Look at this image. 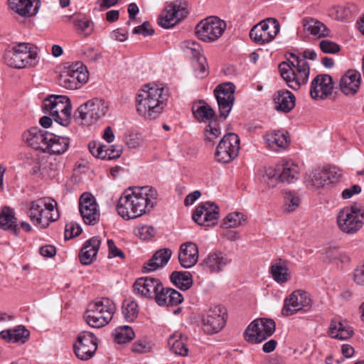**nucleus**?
<instances>
[{"mask_svg": "<svg viewBox=\"0 0 364 364\" xmlns=\"http://www.w3.org/2000/svg\"><path fill=\"white\" fill-rule=\"evenodd\" d=\"M227 27L226 22L216 16H210L200 21L195 28L197 37L204 42L218 40Z\"/></svg>", "mask_w": 364, "mask_h": 364, "instance_id": "10", "label": "nucleus"}, {"mask_svg": "<svg viewBox=\"0 0 364 364\" xmlns=\"http://www.w3.org/2000/svg\"><path fill=\"white\" fill-rule=\"evenodd\" d=\"M57 203L55 201L47 202L46 199L40 198L33 200L27 205V216L31 222L41 229L47 228L50 223L59 218L58 210H55Z\"/></svg>", "mask_w": 364, "mask_h": 364, "instance_id": "4", "label": "nucleus"}, {"mask_svg": "<svg viewBox=\"0 0 364 364\" xmlns=\"http://www.w3.org/2000/svg\"><path fill=\"white\" fill-rule=\"evenodd\" d=\"M125 143L130 149H136L141 145V139L138 134H131L126 137Z\"/></svg>", "mask_w": 364, "mask_h": 364, "instance_id": "63", "label": "nucleus"}, {"mask_svg": "<svg viewBox=\"0 0 364 364\" xmlns=\"http://www.w3.org/2000/svg\"><path fill=\"white\" fill-rule=\"evenodd\" d=\"M290 58L287 61L282 62L279 65V72L282 77L289 87L298 90L301 85L307 83L310 73L309 63L300 55L289 53Z\"/></svg>", "mask_w": 364, "mask_h": 364, "instance_id": "3", "label": "nucleus"}, {"mask_svg": "<svg viewBox=\"0 0 364 364\" xmlns=\"http://www.w3.org/2000/svg\"><path fill=\"white\" fill-rule=\"evenodd\" d=\"M227 313L221 306L210 307L202 318V329L206 334H215L220 332L225 326Z\"/></svg>", "mask_w": 364, "mask_h": 364, "instance_id": "14", "label": "nucleus"}, {"mask_svg": "<svg viewBox=\"0 0 364 364\" xmlns=\"http://www.w3.org/2000/svg\"><path fill=\"white\" fill-rule=\"evenodd\" d=\"M198 247L192 242H186L181 245L178 251V261L181 266L188 269L193 267L198 261Z\"/></svg>", "mask_w": 364, "mask_h": 364, "instance_id": "27", "label": "nucleus"}, {"mask_svg": "<svg viewBox=\"0 0 364 364\" xmlns=\"http://www.w3.org/2000/svg\"><path fill=\"white\" fill-rule=\"evenodd\" d=\"M319 46L321 51L325 53H336L340 50L338 45L328 40L321 41Z\"/></svg>", "mask_w": 364, "mask_h": 364, "instance_id": "58", "label": "nucleus"}, {"mask_svg": "<svg viewBox=\"0 0 364 364\" xmlns=\"http://www.w3.org/2000/svg\"><path fill=\"white\" fill-rule=\"evenodd\" d=\"M42 107L43 112L49 113L59 124L67 127L70 124L72 106L68 97L49 95L43 100Z\"/></svg>", "mask_w": 364, "mask_h": 364, "instance_id": "6", "label": "nucleus"}, {"mask_svg": "<svg viewBox=\"0 0 364 364\" xmlns=\"http://www.w3.org/2000/svg\"><path fill=\"white\" fill-rule=\"evenodd\" d=\"M153 348V344L145 340H138L132 345V350L137 353H146Z\"/></svg>", "mask_w": 364, "mask_h": 364, "instance_id": "53", "label": "nucleus"}, {"mask_svg": "<svg viewBox=\"0 0 364 364\" xmlns=\"http://www.w3.org/2000/svg\"><path fill=\"white\" fill-rule=\"evenodd\" d=\"M264 139L267 145L274 151H277L280 148H286L289 143L287 134L281 131L269 132L266 134Z\"/></svg>", "mask_w": 364, "mask_h": 364, "instance_id": "39", "label": "nucleus"}, {"mask_svg": "<svg viewBox=\"0 0 364 364\" xmlns=\"http://www.w3.org/2000/svg\"><path fill=\"white\" fill-rule=\"evenodd\" d=\"M97 338L93 333L81 332L73 345L76 356L82 360L90 359L95 353L97 344Z\"/></svg>", "mask_w": 364, "mask_h": 364, "instance_id": "19", "label": "nucleus"}, {"mask_svg": "<svg viewBox=\"0 0 364 364\" xmlns=\"http://www.w3.org/2000/svg\"><path fill=\"white\" fill-rule=\"evenodd\" d=\"M166 100L164 87L145 85L136 97V110L144 118L155 119L162 112Z\"/></svg>", "mask_w": 364, "mask_h": 364, "instance_id": "2", "label": "nucleus"}, {"mask_svg": "<svg viewBox=\"0 0 364 364\" xmlns=\"http://www.w3.org/2000/svg\"><path fill=\"white\" fill-rule=\"evenodd\" d=\"M173 284L181 290L188 289L193 284L192 275L189 272L174 271L170 276Z\"/></svg>", "mask_w": 364, "mask_h": 364, "instance_id": "42", "label": "nucleus"}, {"mask_svg": "<svg viewBox=\"0 0 364 364\" xmlns=\"http://www.w3.org/2000/svg\"><path fill=\"white\" fill-rule=\"evenodd\" d=\"M101 244V239L95 236L87 240L81 248L79 259L84 265L92 264L96 259L99 248Z\"/></svg>", "mask_w": 364, "mask_h": 364, "instance_id": "29", "label": "nucleus"}, {"mask_svg": "<svg viewBox=\"0 0 364 364\" xmlns=\"http://www.w3.org/2000/svg\"><path fill=\"white\" fill-rule=\"evenodd\" d=\"M122 152V149L120 146H116V145L105 146V148H104L102 159H104V160L117 159L120 157Z\"/></svg>", "mask_w": 364, "mask_h": 364, "instance_id": "51", "label": "nucleus"}, {"mask_svg": "<svg viewBox=\"0 0 364 364\" xmlns=\"http://www.w3.org/2000/svg\"><path fill=\"white\" fill-rule=\"evenodd\" d=\"M333 89L332 77L327 74L318 75L311 82L310 95L315 100H323L331 95Z\"/></svg>", "mask_w": 364, "mask_h": 364, "instance_id": "24", "label": "nucleus"}, {"mask_svg": "<svg viewBox=\"0 0 364 364\" xmlns=\"http://www.w3.org/2000/svg\"><path fill=\"white\" fill-rule=\"evenodd\" d=\"M162 283L159 279L145 277L137 279L133 285L134 293L142 298L154 299Z\"/></svg>", "mask_w": 364, "mask_h": 364, "instance_id": "25", "label": "nucleus"}, {"mask_svg": "<svg viewBox=\"0 0 364 364\" xmlns=\"http://www.w3.org/2000/svg\"><path fill=\"white\" fill-rule=\"evenodd\" d=\"M88 80V72L82 62H76L63 71L58 77V84L68 90H76Z\"/></svg>", "mask_w": 364, "mask_h": 364, "instance_id": "11", "label": "nucleus"}, {"mask_svg": "<svg viewBox=\"0 0 364 364\" xmlns=\"http://www.w3.org/2000/svg\"><path fill=\"white\" fill-rule=\"evenodd\" d=\"M181 48L187 56L197 63L196 67L201 75L200 77H205L207 75L208 63L205 57L202 54L201 46L195 41L188 40L182 42Z\"/></svg>", "mask_w": 364, "mask_h": 364, "instance_id": "22", "label": "nucleus"}, {"mask_svg": "<svg viewBox=\"0 0 364 364\" xmlns=\"http://www.w3.org/2000/svg\"><path fill=\"white\" fill-rule=\"evenodd\" d=\"M91 24L92 22L89 20H79L75 23L78 33L84 36H87L91 34L92 31Z\"/></svg>", "mask_w": 364, "mask_h": 364, "instance_id": "56", "label": "nucleus"}, {"mask_svg": "<svg viewBox=\"0 0 364 364\" xmlns=\"http://www.w3.org/2000/svg\"><path fill=\"white\" fill-rule=\"evenodd\" d=\"M157 193L149 186L125 191L119 198L117 210L124 220L135 219L149 213L156 203Z\"/></svg>", "mask_w": 364, "mask_h": 364, "instance_id": "1", "label": "nucleus"}, {"mask_svg": "<svg viewBox=\"0 0 364 364\" xmlns=\"http://www.w3.org/2000/svg\"><path fill=\"white\" fill-rule=\"evenodd\" d=\"M192 218L199 225H215L219 218V208L214 203H202L195 209Z\"/></svg>", "mask_w": 364, "mask_h": 364, "instance_id": "20", "label": "nucleus"}, {"mask_svg": "<svg viewBox=\"0 0 364 364\" xmlns=\"http://www.w3.org/2000/svg\"><path fill=\"white\" fill-rule=\"evenodd\" d=\"M82 232L81 227L73 222L68 223L65 225V239L68 240L77 237Z\"/></svg>", "mask_w": 364, "mask_h": 364, "instance_id": "54", "label": "nucleus"}, {"mask_svg": "<svg viewBox=\"0 0 364 364\" xmlns=\"http://www.w3.org/2000/svg\"><path fill=\"white\" fill-rule=\"evenodd\" d=\"M295 101L294 94L287 90H279L274 95L275 109L284 113H288L294 109Z\"/></svg>", "mask_w": 364, "mask_h": 364, "instance_id": "33", "label": "nucleus"}, {"mask_svg": "<svg viewBox=\"0 0 364 364\" xmlns=\"http://www.w3.org/2000/svg\"><path fill=\"white\" fill-rule=\"evenodd\" d=\"M171 288H164L163 284H161V288L157 291L154 298L158 305L168 306V301L170 298V292L168 291Z\"/></svg>", "mask_w": 364, "mask_h": 364, "instance_id": "52", "label": "nucleus"}, {"mask_svg": "<svg viewBox=\"0 0 364 364\" xmlns=\"http://www.w3.org/2000/svg\"><path fill=\"white\" fill-rule=\"evenodd\" d=\"M304 28L312 36L318 38L328 36V30L326 25L314 18H305L302 21Z\"/></svg>", "mask_w": 364, "mask_h": 364, "instance_id": "38", "label": "nucleus"}, {"mask_svg": "<svg viewBox=\"0 0 364 364\" xmlns=\"http://www.w3.org/2000/svg\"><path fill=\"white\" fill-rule=\"evenodd\" d=\"M220 134L221 132L220 129L215 126H212L211 124H209L204 131L205 140L208 142L213 143L215 140L220 136Z\"/></svg>", "mask_w": 364, "mask_h": 364, "instance_id": "55", "label": "nucleus"}, {"mask_svg": "<svg viewBox=\"0 0 364 364\" xmlns=\"http://www.w3.org/2000/svg\"><path fill=\"white\" fill-rule=\"evenodd\" d=\"M115 311L116 306L112 301L102 298L89 304L84 316L89 326L101 328L109 323Z\"/></svg>", "mask_w": 364, "mask_h": 364, "instance_id": "5", "label": "nucleus"}, {"mask_svg": "<svg viewBox=\"0 0 364 364\" xmlns=\"http://www.w3.org/2000/svg\"><path fill=\"white\" fill-rule=\"evenodd\" d=\"M47 145L44 152L53 155H60L65 153L70 145V139L53 133L48 135Z\"/></svg>", "mask_w": 364, "mask_h": 364, "instance_id": "35", "label": "nucleus"}, {"mask_svg": "<svg viewBox=\"0 0 364 364\" xmlns=\"http://www.w3.org/2000/svg\"><path fill=\"white\" fill-rule=\"evenodd\" d=\"M288 261L278 258L273 261L269 267V274L274 282L284 284L291 279V273L289 269Z\"/></svg>", "mask_w": 364, "mask_h": 364, "instance_id": "31", "label": "nucleus"}, {"mask_svg": "<svg viewBox=\"0 0 364 364\" xmlns=\"http://www.w3.org/2000/svg\"><path fill=\"white\" fill-rule=\"evenodd\" d=\"M135 234L142 240L152 237L155 234V230L151 226L143 225L135 230Z\"/></svg>", "mask_w": 364, "mask_h": 364, "instance_id": "57", "label": "nucleus"}, {"mask_svg": "<svg viewBox=\"0 0 364 364\" xmlns=\"http://www.w3.org/2000/svg\"><path fill=\"white\" fill-rule=\"evenodd\" d=\"M39 60L38 47L34 44L24 43V68H35Z\"/></svg>", "mask_w": 364, "mask_h": 364, "instance_id": "41", "label": "nucleus"}, {"mask_svg": "<svg viewBox=\"0 0 364 364\" xmlns=\"http://www.w3.org/2000/svg\"><path fill=\"white\" fill-rule=\"evenodd\" d=\"M168 346L171 350L183 357L188 355V337L180 331L174 332L168 338Z\"/></svg>", "mask_w": 364, "mask_h": 364, "instance_id": "37", "label": "nucleus"}, {"mask_svg": "<svg viewBox=\"0 0 364 364\" xmlns=\"http://www.w3.org/2000/svg\"><path fill=\"white\" fill-rule=\"evenodd\" d=\"M232 258L220 250L213 251L203 259L200 265L210 273L218 274L230 265Z\"/></svg>", "mask_w": 364, "mask_h": 364, "instance_id": "21", "label": "nucleus"}, {"mask_svg": "<svg viewBox=\"0 0 364 364\" xmlns=\"http://www.w3.org/2000/svg\"><path fill=\"white\" fill-rule=\"evenodd\" d=\"M354 281L358 285H364V262L355 269Z\"/></svg>", "mask_w": 364, "mask_h": 364, "instance_id": "64", "label": "nucleus"}, {"mask_svg": "<svg viewBox=\"0 0 364 364\" xmlns=\"http://www.w3.org/2000/svg\"><path fill=\"white\" fill-rule=\"evenodd\" d=\"M135 337L133 329L128 326L117 327L114 333V341L119 344L130 342Z\"/></svg>", "mask_w": 364, "mask_h": 364, "instance_id": "43", "label": "nucleus"}, {"mask_svg": "<svg viewBox=\"0 0 364 364\" xmlns=\"http://www.w3.org/2000/svg\"><path fill=\"white\" fill-rule=\"evenodd\" d=\"M40 6L41 0H24V17L36 16Z\"/></svg>", "mask_w": 364, "mask_h": 364, "instance_id": "50", "label": "nucleus"}, {"mask_svg": "<svg viewBox=\"0 0 364 364\" xmlns=\"http://www.w3.org/2000/svg\"><path fill=\"white\" fill-rule=\"evenodd\" d=\"M168 292H170V298L168 299V306L178 305L183 301L182 294L178 291L171 289Z\"/></svg>", "mask_w": 364, "mask_h": 364, "instance_id": "61", "label": "nucleus"}, {"mask_svg": "<svg viewBox=\"0 0 364 364\" xmlns=\"http://www.w3.org/2000/svg\"><path fill=\"white\" fill-rule=\"evenodd\" d=\"M246 221L245 215L239 212L228 214L223 220L222 226L225 228H232L240 226Z\"/></svg>", "mask_w": 364, "mask_h": 364, "instance_id": "45", "label": "nucleus"}, {"mask_svg": "<svg viewBox=\"0 0 364 364\" xmlns=\"http://www.w3.org/2000/svg\"><path fill=\"white\" fill-rule=\"evenodd\" d=\"M3 60L11 68H23V43L9 44L4 52Z\"/></svg>", "mask_w": 364, "mask_h": 364, "instance_id": "28", "label": "nucleus"}, {"mask_svg": "<svg viewBox=\"0 0 364 364\" xmlns=\"http://www.w3.org/2000/svg\"><path fill=\"white\" fill-rule=\"evenodd\" d=\"M108 110L107 102L94 98L81 105L75 112V118L80 119L84 125H90L104 117Z\"/></svg>", "mask_w": 364, "mask_h": 364, "instance_id": "9", "label": "nucleus"}, {"mask_svg": "<svg viewBox=\"0 0 364 364\" xmlns=\"http://www.w3.org/2000/svg\"><path fill=\"white\" fill-rule=\"evenodd\" d=\"M339 229L346 234L357 232L364 224V211L356 204L346 206L337 215Z\"/></svg>", "mask_w": 364, "mask_h": 364, "instance_id": "8", "label": "nucleus"}, {"mask_svg": "<svg viewBox=\"0 0 364 364\" xmlns=\"http://www.w3.org/2000/svg\"><path fill=\"white\" fill-rule=\"evenodd\" d=\"M276 323L272 318H259L254 320L245 332V339L252 343H261L275 331Z\"/></svg>", "mask_w": 364, "mask_h": 364, "instance_id": "12", "label": "nucleus"}, {"mask_svg": "<svg viewBox=\"0 0 364 364\" xmlns=\"http://www.w3.org/2000/svg\"><path fill=\"white\" fill-rule=\"evenodd\" d=\"M138 304L134 301H125L122 306V314L128 322L133 321L138 316Z\"/></svg>", "mask_w": 364, "mask_h": 364, "instance_id": "47", "label": "nucleus"}, {"mask_svg": "<svg viewBox=\"0 0 364 364\" xmlns=\"http://www.w3.org/2000/svg\"><path fill=\"white\" fill-rule=\"evenodd\" d=\"M17 225L14 210L6 205L3 206L0 210V228L17 236L20 232Z\"/></svg>", "mask_w": 364, "mask_h": 364, "instance_id": "34", "label": "nucleus"}, {"mask_svg": "<svg viewBox=\"0 0 364 364\" xmlns=\"http://www.w3.org/2000/svg\"><path fill=\"white\" fill-rule=\"evenodd\" d=\"M284 199V211L286 213L294 211L299 206L301 202L299 195L291 191L285 192Z\"/></svg>", "mask_w": 364, "mask_h": 364, "instance_id": "46", "label": "nucleus"}, {"mask_svg": "<svg viewBox=\"0 0 364 364\" xmlns=\"http://www.w3.org/2000/svg\"><path fill=\"white\" fill-rule=\"evenodd\" d=\"M360 83V73L355 70H348L341 77L339 87L345 95L354 96L358 92Z\"/></svg>", "mask_w": 364, "mask_h": 364, "instance_id": "26", "label": "nucleus"}, {"mask_svg": "<svg viewBox=\"0 0 364 364\" xmlns=\"http://www.w3.org/2000/svg\"><path fill=\"white\" fill-rule=\"evenodd\" d=\"M311 304V299L307 292L300 289L296 290L285 299L282 313L284 316H288L299 311L306 312Z\"/></svg>", "mask_w": 364, "mask_h": 364, "instance_id": "16", "label": "nucleus"}, {"mask_svg": "<svg viewBox=\"0 0 364 364\" xmlns=\"http://www.w3.org/2000/svg\"><path fill=\"white\" fill-rule=\"evenodd\" d=\"M172 255V251L169 248H163L157 250L152 257L144 264V272L155 271L165 266Z\"/></svg>", "mask_w": 364, "mask_h": 364, "instance_id": "36", "label": "nucleus"}, {"mask_svg": "<svg viewBox=\"0 0 364 364\" xmlns=\"http://www.w3.org/2000/svg\"><path fill=\"white\" fill-rule=\"evenodd\" d=\"M133 33L141 34L144 36H150L154 33V30L149 22L145 21L141 25L135 27L133 30Z\"/></svg>", "mask_w": 364, "mask_h": 364, "instance_id": "59", "label": "nucleus"}, {"mask_svg": "<svg viewBox=\"0 0 364 364\" xmlns=\"http://www.w3.org/2000/svg\"><path fill=\"white\" fill-rule=\"evenodd\" d=\"M240 150V139L234 133L225 135L220 141L215 153L216 160L227 164L237 156Z\"/></svg>", "mask_w": 364, "mask_h": 364, "instance_id": "15", "label": "nucleus"}, {"mask_svg": "<svg viewBox=\"0 0 364 364\" xmlns=\"http://www.w3.org/2000/svg\"><path fill=\"white\" fill-rule=\"evenodd\" d=\"M0 336L9 343L18 342L23 338V328L18 326L16 328L2 331L0 333Z\"/></svg>", "mask_w": 364, "mask_h": 364, "instance_id": "48", "label": "nucleus"}, {"mask_svg": "<svg viewBox=\"0 0 364 364\" xmlns=\"http://www.w3.org/2000/svg\"><path fill=\"white\" fill-rule=\"evenodd\" d=\"M88 148L92 156L102 159L104 148H105V146L97 144L95 142H90L88 145Z\"/></svg>", "mask_w": 364, "mask_h": 364, "instance_id": "62", "label": "nucleus"}, {"mask_svg": "<svg viewBox=\"0 0 364 364\" xmlns=\"http://www.w3.org/2000/svg\"><path fill=\"white\" fill-rule=\"evenodd\" d=\"M279 21L267 18L255 25L250 31V38L256 43L263 45L272 41L279 32Z\"/></svg>", "mask_w": 364, "mask_h": 364, "instance_id": "13", "label": "nucleus"}, {"mask_svg": "<svg viewBox=\"0 0 364 364\" xmlns=\"http://www.w3.org/2000/svg\"><path fill=\"white\" fill-rule=\"evenodd\" d=\"M80 215L87 225H94L100 221V213L95 198L89 193H84L79 199Z\"/></svg>", "mask_w": 364, "mask_h": 364, "instance_id": "18", "label": "nucleus"}, {"mask_svg": "<svg viewBox=\"0 0 364 364\" xmlns=\"http://www.w3.org/2000/svg\"><path fill=\"white\" fill-rule=\"evenodd\" d=\"M193 114L195 118L200 122H207L215 116V111L207 104L198 106L196 109L193 108Z\"/></svg>", "mask_w": 364, "mask_h": 364, "instance_id": "44", "label": "nucleus"}, {"mask_svg": "<svg viewBox=\"0 0 364 364\" xmlns=\"http://www.w3.org/2000/svg\"><path fill=\"white\" fill-rule=\"evenodd\" d=\"M235 86L232 82L222 83L214 90L218 102L220 117L226 119L235 102Z\"/></svg>", "mask_w": 364, "mask_h": 364, "instance_id": "17", "label": "nucleus"}, {"mask_svg": "<svg viewBox=\"0 0 364 364\" xmlns=\"http://www.w3.org/2000/svg\"><path fill=\"white\" fill-rule=\"evenodd\" d=\"M328 333L332 338L347 340L353 336L354 331L346 321L333 318L330 322Z\"/></svg>", "mask_w": 364, "mask_h": 364, "instance_id": "30", "label": "nucleus"}, {"mask_svg": "<svg viewBox=\"0 0 364 364\" xmlns=\"http://www.w3.org/2000/svg\"><path fill=\"white\" fill-rule=\"evenodd\" d=\"M323 171L325 172L326 177L328 178V185L336 183L342 176L341 170L335 166H329L324 167Z\"/></svg>", "mask_w": 364, "mask_h": 364, "instance_id": "49", "label": "nucleus"}, {"mask_svg": "<svg viewBox=\"0 0 364 364\" xmlns=\"http://www.w3.org/2000/svg\"><path fill=\"white\" fill-rule=\"evenodd\" d=\"M299 178V166L294 163L279 165L276 168H267L262 175V181L271 188H274L278 182L286 184L294 183Z\"/></svg>", "mask_w": 364, "mask_h": 364, "instance_id": "7", "label": "nucleus"}, {"mask_svg": "<svg viewBox=\"0 0 364 364\" xmlns=\"http://www.w3.org/2000/svg\"><path fill=\"white\" fill-rule=\"evenodd\" d=\"M50 134V132L37 127H32L27 132L26 141L30 147L34 149H41L44 152Z\"/></svg>", "mask_w": 364, "mask_h": 364, "instance_id": "32", "label": "nucleus"}, {"mask_svg": "<svg viewBox=\"0 0 364 364\" xmlns=\"http://www.w3.org/2000/svg\"><path fill=\"white\" fill-rule=\"evenodd\" d=\"M107 245L109 249L108 257L109 258L119 257L124 259L125 257L124 253L115 245L112 240H107Z\"/></svg>", "mask_w": 364, "mask_h": 364, "instance_id": "60", "label": "nucleus"}, {"mask_svg": "<svg viewBox=\"0 0 364 364\" xmlns=\"http://www.w3.org/2000/svg\"><path fill=\"white\" fill-rule=\"evenodd\" d=\"M328 180L323 169H316L306 177L305 183L309 188L318 189L328 186Z\"/></svg>", "mask_w": 364, "mask_h": 364, "instance_id": "40", "label": "nucleus"}, {"mask_svg": "<svg viewBox=\"0 0 364 364\" xmlns=\"http://www.w3.org/2000/svg\"><path fill=\"white\" fill-rule=\"evenodd\" d=\"M187 14L186 9L181 5L176 3L170 4L161 14L159 24L164 28H170L183 19Z\"/></svg>", "mask_w": 364, "mask_h": 364, "instance_id": "23", "label": "nucleus"}]
</instances>
